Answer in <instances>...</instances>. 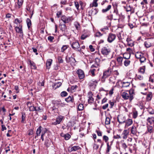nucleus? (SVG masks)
<instances>
[{
	"mask_svg": "<svg viewBox=\"0 0 154 154\" xmlns=\"http://www.w3.org/2000/svg\"><path fill=\"white\" fill-rule=\"evenodd\" d=\"M134 90L133 89H131L128 92H124L121 94L122 98L125 100H129L131 101L134 99Z\"/></svg>",
	"mask_w": 154,
	"mask_h": 154,
	"instance_id": "nucleus-1",
	"label": "nucleus"
},
{
	"mask_svg": "<svg viewBox=\"0 0 154 154\" xmlns=\"http://www.w3.org/2000/svg\"><path fill=\"white\" fill-rule=\"evenodd\" d=\"M136 58L140 59L141 63L144 62L146 60V58L144 56V54L141 52H137L135 54Z\"/></svg>",
	"mask_w": 154,
	"mask_h": 154,
	"instance_id": "nucleus-2",
	"label": "nucleus"
},
{
	"mask_svg": "<svg viewBox=\"0 0 154 154\" xmlns=\"http://www.w3.org/2000/svg\"><path fill=\"white\" fill-rule=\"evenodd\" d=\"M71 46L74 50L79 52L81 51V48L79 43L77 42H73L71 44Z\"/></svg>",
	"mask_w": 154,
	"mask_h": 154,
	"instance_id": "nucleus-3",
	"label": "nucleus"
},
{
	"mask_svg": "<svg viewBox=\"0 0 154 154\" xmlns=\"http://www.w3.org/2000/svg\"><path fill=\"white\" fill-rule=\"evenodd\" d=\"M101 53L104 56H107L110 53V50L108 47H104L102 49Z\"/></svg>",
	"mask_w": 154,
	"mask_h": 154,
	"instance_id": "nucleus-4",
	"label": "nucleus"
},
{
	"mask_svg": "<svg viewBox=\"0 0 154 154\" xmlns=\"http://www.w3.org/2000/svg\"><path fill=\"white\" fill-rule=\"evenodd\" d=\"M61 20L64 23H66L72 21L73 20V19L72 17H66L65 15H63L61 17Z\"/></svg>",
	"mask_w": 154,
	"mask_h": 154,
	"instance_id": "nucleus-5",
	"label": "nucleus"
},
{
	"mask_svg": "<svg viewBox=\"0 0 154 154\" xmlns=\"http://www.w3.org/2000/svg\"><path fill=\"white\" fill-rule=\"evenodd\" d=\"M116 37L115 34L110 33L108 35L107 41L111 43L115 40Z\"/></svg>",
	"mask_w": 154,
	"mask_h": 154,
	"instance_id": "nucleus-6",
	"label": "nucleus"
},
{
	"mask_svg": "<svg viewBox=\"0 0 154 154\" xmlns=\"http://www.w3.org/2000/svg\"><path fill=\"white\" fill-rule=\"evenodd\" d=\"M112 70L110 68H109L107 69L104 71L103 72V78L105 79L108 77L110 76L112 73Z\"/></svg>",
	"mask_w": 154,
	"mask_h": 154,
	"instance_id": "nucleus-7",
	"label": "nucleus"
},
{
	"mask_svg": "<svg viewBox=\"0 0 154 154\" xmlns=\"http://www.w3.org/2000/svg\"><path fill=\"white\" fill-rule=\"evenodd\" d=\"M64 119V117L62 116H60L56 118V120L55 122H52V125H57L60 124L61 122Z\"/></svg>",
	"mask_w": 154,
	"mask_h": 154,
	"instance_id": "nucleus-8",
	"label": "nucleus"
},
{
	"mask_svg": "<svg viewBox=\"0 0 154 154\" xmlns=\"http://www.w3.org/2000/svg\"><path fill=\"white\" fill-rule=\"evenodd\" d=\"M53 104L55 106H57L59 108H61L64 106L65 104L61 102L60 100H56L54 101Z\"/></svg>",
	"mask_w": 154,
	"mask_h": 154,
	"instance_id": "nucleus-9",
	"label": "nucleus"
},
{
	"mask_svg": "<svg viewBox=\"0 0 154 154\" xmlns=\"http://www.w3.org/2000/svg\"><path fill=\"white\" fill-rule=\"evenodd\" d=\"M152 42V39L149 38L144 42V45L146 48H149L151 46Z\"/></svg>",
	"mask_w": 154,
	"mask_h": 154,
	"instance_id": "nucleus-10",
	"label": "nucleus"
},
{
	"mask_svg": "<svg viewBox=\"0 0 154 154\" xmlns=\"http://www.w3.org/2000/svg\"><path fill=\"white\" fill-rule=\"evenodd\" d=\"M77 73L80 79H82L85 77V75L83 70L81 69H78L77 71Z\"/></svg>",
	"mask_w": 154,
	"mask_h": 154,
	"instance_id": "nucleus-11",
	"label": "nucleus"
},
{
	"mask_svg": "<svg viewBox=\"0 0 154 154\" xmlns=\"http://www.w3.org/2000/svg\"><path fill=\"white\" fill-rule=\"evenodd\" d=\"M15 28L17 32L23 35V31L22 25H20L19 26H16Z\"/></svg>",
	"mask_w": 154,
	"mask_h": 154,
	"instance_id": "nucleus-12",
	"label": "nucleus"
},
{
	"mask_svg": "<svg viewBox=\"0 0 154 154\" xmlns=\"http://www.w3.org/2000/svg\"><path fill=\"white\" fill-rule=\"evenodd\" d=\"M97 83L98 82L96 80H91L89 82V85L91 87H92L95 88L96 86Z\"/></svg>",
	"mask_w": 154,
	"mask_h": 154,
	"instance_id": "nucleus-13",
	"label": "nucleus"
},
{
	"mask_svg": "<svg viewBox=\"0 0 154 154\" xmlns=\"http://www.w3.org/2000/svg\"><path fill=\"white\" fill-rule=\"evenodd\" d=\"M129 131L127 130H125L123 132L121 136L124 139H126L128 135Z\"/></svg>",
	"mask_w": 154,
	"mask_h": 154,
	"instance_id": "nucleus-14",
	"label": "nucleus"
},
{
	"mask_svg": "<svg viewBox=\"0 0 154 154\" xmlns=\"http://www.w3.org/2000/svg\"><path fill=\"white\" fill-rule=\"evenodd\" d=\"M93 94L91 92L88 93V101L89 103H92L94 102V99L92 97Z\"/></svg>",
	"mask_w": 154,
	"mask_h": 154,
	"instance_id": "nucleus-15",
	"label": "nucleus"
},
{
	"mask_svg": "<svg viewBox=\"0 0 154 154\" xmlns=\"http://www.w3.org/2000/svg\"><path fill=\"white\" fill-rule=\"evenodd\" d=\"M147 124L149 125L154 126V118L153 117H149L147 120Z\"/></svg>",
	"mask_w": 154,
	"mask_h": 154,
	"instance_id": "nucleus-16",
	"label": "nucleus"
},
{
	"mask_svg": "<svg viewBox=\"0 0 154 154\" xmlns=\"http://www.w3.org/2000/svg\"><path fill=\"white\" fill-rule=\"evenodd\" d=\"M118 122L120 124H122L125 122V119L123 116H119L117 117Z\"/></svg>",
	"mask_w": 154,
	"mask_h": 154,
	"instance_id": "nucleus-17",
	"label": "nucleus"
},
{
	"mask_svg": "<svg viewBox=\"0 0 154 154\" xmlns=\"http://www.w3.org/2000/svg\"><path fill=\"white\" fill-rule=\"evenodd\" d=\"M133 122L132 120L131 119H128L125 121V128H127L129 126L131 125Z\"/></svg>",
	"mask_w": 154,
	"mask_h": 154,
	"instance_id": "nucleus-18",
	"label": "nucleus"
},
{
	"mask_svg": "<svg viewBox=\"0 0 154 154\" xmlns=\"http://www.w3.org/2000/svg\"><path fill=\"white\" fill-rule=\"evenodd\" d=\"M98 60V61H99V60L98 59V58H96L95 60L96 62V63H94V64L92 65L91 66V68H98L97 70H99V64L98 63H97V60Z\"/></svg>",
	"mask_w": 154,
	"mask_h": 154,
	"instance_id": "nucleus-19",
	"label": "nucleus"
},
{
	"mask_svg": "<svg viewBox=\"0 0 154 154\" xmlns=\"http://www.w3.org/2000/svg\"><path fill=\"white\" fill-rule=\"evenodd\" d=\"M62 85L61 82H58L57 83H54L53 84L52 87L53 89H56L57 88L60 87Z\"/></svg>",
	"mask_w": 154,
	"mask_h": 154,
	"instance_id": "nucleus-20",
	"label": "nucleus"
},
{
	"mask_svg": "<svg viewBox=\"0 0 154 154\" xmlns=\"http://www.w3.org/2000/svg\"><path fill=\"white\" fill-rule=\"evenodd\" d=\"M67 62H69L71 64L74 65L76 61L75 59L71 57L69 58Z\"/></svg>",
	"mask_w": 154,
	"mask_h": 154,
	"instance_id": "nucleus-21",
	"label": "nucleus"
},
{
	"mask_svg": "<svg viewBox=\"0 0 154 154\" xmlns=\"http://www.w3.org/2000/svg\"><path fill=\"white\" fill-rule=\"evenodd\" d=\"M52 61V59H48L47 60L46 64V67L48 69H49L50 68V67Z\"/></svg>",
	"mask_w": 154,
	"mask_h": 154,
	"instance_id": "nucleus-22",
	"label": "nucleus"
},
{
	"mask_svg": "<svg viewBox=\"0 0 154 154\" xmlns=\"http://www.w3.org/2000/svg\"><path fill=\"white\" fill-rule=\"evenodd\" d=\"M98 11L96 9H92L89 12L90 15H94L97 14Z\"/></svg>",
	"mask_w": 154,
	"mask_h": 154,
	"instance_id": "nucleus-23",
	"label": "nucleus"
},
{
	"mask_svg": "<svg viewBox=\"0 0 154 154\" xmlns=\"http://www.w3.org/2000/svg\"><path fill=\"white\" fill-rule=\"evenodd\" d=\"M124 60L123 58L121 57H117V59L118 63L120 66H121L122 65V62L123 61L124 62Z\"/></svg>",
	"mask_w": 154,
	"mask_h": 154,
	"instance_id": "nucleus-24",
	"label": "nucleus"
},
{
	"mask_svg": "<svg viewBox=\"0 0 154 154\" xmlns=\"http://www.w3.org/2000/svg\"><path fill=\"white\" fill-rule=\"evenodd\" d=\"M59 28L62 31H64L66 29V26L65 23L62 24L60 23L59 25Z\"/></svg>",
	"mask_w": 154,
	"mask_h": 154,
	"instance_id": "nucleus-25",
	"label": "nucleus"
},
{
	"mask_svg": "<svg viewBox=\"0 0 154 154\" xmlns=\"http://www.w3.org/2000/svg\"><path fill=\"white\" fill-rule=\"evenodd\" d=\"M137 132L136 127L135 126H133L131 129V133L133 134H136Z\"/></svg>",
	"mask_w": 154,
	"mask_h": 154,
	"instance_id": "nucleus-26",
	"label": "nucleus"
},
{
	"mask_svg": "<svg viewBox=\"0 0 154 154\" xmlns=\"http://www.w3.org/2000/svg\"><path fill=\"white\" fill-rule=\"evenodd\" d=\"M131 56V54L130 53H125L123 55V58L124 60H128L129 59Z\"/></svg>",
	"mask_w": 154,
	"mask_h": 154,
	"instance_id": "nucleus-27",
	"label": "nucleus"
},
{
	"mask_svg": "<svg viewBox=\"0 0 154 154\" xmlns=\"http://www.w3.org/2000/svg\"><path fill=\"white\" fill-rule=\"evenodd\" d=\"M80 148V147L79 146H74L73 147H72L70 151V152L74 151H75L79 149Z\"/></svg>",
	"mask_w": 154,
	"mask_h": 154,
	"instance_id": "nucleus-28",
	"label": "nucleus"
},
{
	"mask_svg": "<svg viewBox=\"0 0 154 154\" xmlns=\"http://www.w3.org/2000/svg\"><path fill=\"white\" fill-rule=\"evenodd\" d=\"M29 64L31 65L32 68L35 69L36 68V67L35 63L33 61L30 60L29 61Z\"/></svg>",
	"mask_w": 154,
	"mask_h": 154,
	"instance_id": "nucleus-29",
	"label": "nucleus"
},
{
	"mask_svg": "<svg viewBox=\"0 0 154 154\" xmlns=\"http://www.w3.org/2000/svg\"><path fill=\"white\" fill-rule=\"evenodd\" d=\"M65 100L68 103L70 102H73V97H72L70 96H69L67 98H66Z\"/></svg>",
	"mask_w": 154,
	"mask_h": 154,
	"instance_id": "nucleus-30",
	"label": "nucleus"
},
{
	"mask_svg": "<svg viewBox=\"0 0 154 154\" xmlns=\"http://www.w3.org/2000/svg\"><path fill=\"white\" fill-rule=\"evenodd\" d=\"M111 8V5H109L107 8L105 9H103L102 10V12L103 13L106 12L109 10Z\"/></svg>",
	"mask_w": 154,
	"mask_h": 154,
	"instance_id": "nucleus-31",
	"label": "nucleus"
},
{
	"mask_svg": "<svg viewBox=\"0 0 154 154\" xmlns=\"http://www.w3.org/2000/svg\"><path fill=\"white\" fill-rule=\"evenodd\" d=\"M74 25L77 30H79L80 28V26L79 23L77 22H74Z\"/></svg>",
	"mask_w": 154,
	"mask_h": 154,
	"instance_id": "nucleus-32",
	"label": "nucleus"
},
{
	"mask_svg": "<svg viewBox=\"0 0 154 154\" xmlns=\"http://www.w3.org/2000/svg\"><path fill=\"white\" fill-rule=\"evenodd\" d=\"M96 70V69L95 68H91L89 71V73L92 76H94L95 75L94 72Z\"/></svg>",
	"mask_w": 154,
	"mask_h": 154,
	"instance_id": "nucleus-33",
	"label": "nucleus"
},
{
	"mask_svg": "<svg viewBox=\"0 0 154 154\" xmlns=\"http://www.w3.org/2000/svg\"><path fill=\"white\" fill-rule=\"evenodd\" d=\"M26 23L28 28L29 29L30 28L31 25V22L29 18H27L26 19Z\"/></svg>",
	"mask_w": 154,
	"mask_h": 154,
	"instance_id": "nucleus-34",
	"label": "nucleus"
},
{
	"mask_svg": "<svg viewBox=\"0 0 154 154\" xmlns=\"http://www.w3.org/2000/svg\"><path fill=\"white\" fill-rule=\"evenodd\" d=\"M26 118V115L24 113H22L21 116V122L22 123H25V120Z\"/></svg>",
	"mask_w": 154,
	"mask_h": 154,
	"instance_id": "nucleus-35",
	"label": "nucleus"
},
{
	"mask_svg": "<svg viewBox=\"0 0 154 154\" xmlns=\"http://www.w3.org/2000/svg\"><path fill=\"white\" fill-rule=\"evenodd\" d=\"M130 61L128 60H124V63L125 66H128L130 63Z\"/></svg>",
	"mask_w": 154,
	"mask_h": 154,
	"instance_id": "nucleus-36",
	"label": "nucleus"
},
{
	"mask_svg": "<svg viewBox=\"0 0 154 154\" xmlns=\"http://www.w3.org/2000/svg\"><path fill=\"white\" fill-rule=\"evenodd\" d=\"M62 136H63L62 135ZM63 137L64 138V139L66 140H67L70 139L71 137V136L69 134H64Z\"/></svg>",
	"mask_w": 154,
	"mask_h": 154,
	"instance_id": "nucleus-37",
	"label": "nucleus"
},
{
	"mask_svg": "<svg viewBox=\"0 0 154 154\" xmlns=\"http://www.w3.org/2000/svg\"><path fill=\"white\" fill-rule=\"evenodd\" d=\"M154 126H153V125H151V126H150L149 125H148V126H147V129L148 132L150 133L152 132L153 131V127Z\"/></svg>",
	"mask_w": 154,
	"mask_h": 154,
	"instance_id": "nucleus-38",
	"label": "nucleus"
},
{
	"mask_svg": "<svg viewBox=\"0 0 154 154\" xmlns=\"http://www.w3.org/2000/svg\"><path fill=\"white\" fill-rule=\"evenodd\" d=\"M69 47L68 45H63L61 48V52H63L66 50Z\"/></svg>",
	"mask_w": 154,
	"mask_h": 154,
	"instance_id": "nucleus-39",
	"label": "nucleus"
},
{
	"mask_svg": "<svg viewBox=\"0 0 154 154\" xmlns=\"http://www.w3.org/2000/svg\"><path fill=\"white\" fill-rule=\"evenodd\" d=\"M42 128L41 126H39V128L37 129L36 131V135L37 136H40V134L41 132V128Z\"/></svg>",
	"mask_w": 154,
	"mask_h": 154,
	"instance_id": "nucleus-40",
	"label": "nucleus"
},
{
	"mask_svg": "<svg viewBox=\"0 0 154 154\" xmlns=\"http://www.w3.org/2000/svg\"><path fill=\"white\" fill-rule=\"evenodd\" d=\"M138 112L136 111H134L133 112V117L134 119H136L137 116Z\"/></svg>",
	"mask_w": 154,
	"mask_h": 154,
	"instance_id": "nucleus-41",
	"label": "nucleus"
},
{
	"mask_svg": "<svg viewBox=\"0 0 154 154\" xmlns=\"http://www.w3.org/2000/svg\"><path fill=\"white\" fill-rule=\"evenodd\" d=\"M84 108L83 105L82 104H79L78 106V109L79 111L82 110Z\"/></svg>",
	"mask_w": 154,
	"mask_h": 154,
	"instance_id": "nucleus-42",
	"label": "nucleus"
},
{
	"mask_svg": "<svg viewBox=\"0 0 154 154\" xmlns=\"http://www.w3.org/2000/svg\"><path fill=\"white\" fill-rule=\"evenodd\" d=\"M154 74L150 75L149 77V81L151 82L152 84L153 83V79L154 76H153Z\"/></svg>",
	"mask_w": 154,
	"mask_h": 154,
	"instance_id": "nucleus-43",
	"label": "nucleus"
},
{
	"mask_svg": "<svg viewBox=\"0 0 154 154\" xmlns=\"http://www.w3.org/2000/svg\"><path fill=\"white\" fill-rule=\"evenodd\" d=\"M110 119L108 117H106L105 121V124L106 125H108L110 124Z\"/></svg>",
	"mask_w": 154,
	"mask_h": 154,
	"instance_id": "nucleus-44",
	"label": "nucleus"
},
{
	"mask_svg": "<svg viewBox=\"0 0 154 154\" xmlns=\"http://www.w3.org/2000/svg\"><path fill=\"white\" fill-rule=\"evenodd\" d=\"M98 4L97 2L93 0V3L92 4H91L90 6L91 7H97V6Z\"/></svg>",
	"mask_w": 154,
	"mask_h": 154,
	"instance_id": "nucleus-45",
	"label": "nucleus"
},
{
	"mask_svg": "<svg viewBox=\"0 0 154 154\" xmlns=\"http://www.w3.org/2000/svg\"><path fill=\"white\" fill-rule=\"evenodd\" d=\"M103 140L105 141V142L107 143L108 142V141L109 140V137L106 135H104L103 137Z\"/></svg>",
	"mask_w": 154,
	"mask_h": 154,
	"instance_id": "nucleus-46",
	"label": "nucleus"
},
{
	"mask_svg": "<svg viewBox=\"0 0 154 154\" xmlns=\"http://www.w3.org/2000/svg\"><path fill=\"white\" fill-rule=\"evenodd\" d=\"M130 85V83L128 82H123V87H128Z\"/></svg>",
	"mask_w": 154,
	"mask_h": 154,
	"instance_id": "nucleus-47",
	"label": "nucleus"
},
{
	"mask_svg": "<svg viewBox=\"0 0 154 154\" xmlns=\"http://www.w3.org/2000/svg\"><path fill=\"white\" fill-rule=\"evenodd\" d=\"M107 150H106V153H108L111 149V146L109 145V143H107Z\"/></svg>",
	"mask_w": 154,
	"mask_h": 154,
	"instance_id": "nucleus-48",
	"label": "nucleus"
},
{
	"mask_svg": "<svg viewBox=\"0 0 154 154\" xmlns=\"http://www.w3.org/2000/svg\"><path fill=\"white\" fill-rule=\"evenodd\" d=\"M78 88V86L76 85H73L72 86L71 89L72 92H74L75 90L77 88Z\"/></svg>",
	"mask_w": 154,
	"mask_h": 154,
	"instance_id": "nucleus-49",
	"label": "nucleus"
},
{
	"mask_svg": "<svg viewBox=\"0 0 154 154\" xmlns=\"http://www.w3.org/2000/svg\"><path fill=\"white\" fill-rule=\"evenodd\" d=\"M23 2V0H18V4L20 8L22 5Z\"/></svg>",
	"mask_w": 154,
	"mask_h": 154,
	"instance_id": "nucleus-50",
	"label": "nucleus"
},
{
	"mask_svg": "<svg viewBox=\"0 0 154 154\" xmlns=\"http://www.w3.org/2000/svg\"><path fill=\"white\" fill-rule=\"evenodd\" d=\"M145 66H143L141 67L140 69L139 72L143 74L144 73L145 71Z\"/></svg>",
	"mask_w": 154,
	"mask_h": 154,
	"instance_id": "nucleus-51",
	"label": "nucleus"
},
{
	"mask_svg": "<svg viewBox=\"0 0 154 154\" xmlns=\"http://www.w3.org/2000/svg\"><path fill=\"white\" fill-rule=\"evenodd\" d=\"M89 35H88L84 34L82 35L81 37V39L82 40H84Z\"/></svg>",
	"mask_w": 154,
	"mask_h": 154,
	"instance_id": "nucleus-52",
	"label": "nucleus"
},
{
	"mask_svg": "<svg viewBox=\"0 0 154 154\" xmlns=\"http://www.w3.org/2000/svg\"><path fill=\"white\" fill-rule=\"evenodd\" d=\"M96 132L97 133V135L99 136H102V132L100 130H96Z\"/></svg>",
	"mask_w": 154,
	"mask_h": 154,
	"instance_id": "nucleus-53",
	"label": "nucleus"
},
{
	"mask_svg": "<svg viewBox=\"0 0 154 154\" xmlns=\"http://www.w3.org/2000/svg\"><path fill=\"white\" fill-rule=\"evenodd\" d=\"M21 21L19 20L18 18H16L15 19L14 23L15 24H17L18 23H20L21 22Z\"/></svg>",
	"mask_w": 154,
	"mask_h": 154,
	"instance_id": "nucleus-54",
	"label": "nucleus"
},
{
	"mask_svg": "<svg viewBox=\"0 0 154 154\" xmlns=\"http://www.w3.org/2000/svg\"><path fill=\"white\" fill-rule=\"evenodd\" d=\"M67 95V93L65 91H63L61 93L62 97H66Z\"/></svg>",
	"mask_w": 154,
	"mask_h": 154,
	"instance_id": "nucleus-55",
	"label": "nucleus"
},
{
	"mask_svg": "<svg viewBox=\"0 0 154 154\" xmlns=\"http://www.w3.org/2000/svg\"><path fill=\"white\" fill-rule=\"evenodd\" d=\"M152 95L151 94H148L147 95V97H146V99L147 100V101H149L152 98Z\"/></svg>",
	"mask_w": 154,
	"mask_h": 154,
	"instance_id": "nucleus-56",
	"label": "nucleus"
},
{
	"mask_svg": "<svg viewBox=\"0 0 154 154\" xmlns=\"http://www.w3.org/2000/svg\"><path fill=\"white\" fill-rule=\"evenodd\" d=\"M33 134V131L31 129H29L28 131V135L30 136L32 135Z\"/></svg>",
	"mask_w": 154,
	"mask_h": 154,
	"instance_id": "nucleus-57",
	"label": "nucleus"
},
{
	"mask_svg": "<svg viewBox=\"0 0 154 154\" xmlns=\"http://www.w3.org/2000/svg\"><path fill=\"white\" fill-rule=\"evenodd\" d=\"M54 39V37L51 36H49L48 38V40L51 42H53V40Z\"/></svg>",
	"mask_w": 154,
	"mask_h": 154,
	"instance_id": "nucleus-58",
	"label": "nucleus"
},
{
	"mask_svg": "<svg viewBox=\"0 0 154 154\" xmlns=\"http://www.w3.org/2000/svg\"><path fill=\"white\" fill-rule=\"evenodd\" d=\"M58 62L59 63H62L63 62V60L60 56L58 57Z\"/></svg>",
	"mask_w": 154,
	"mask_h": 154,
	"instance_id": "nucleus-59",
	"label": "nucleus"
},
{
	"mask_svg": "<svg viewBox=\"0 0 154 154\" xmlns=\"http://www.w3.org/2000/svg\"><path fill=\"white\" fill-rule=\"evenodd\" d=\"M35 107L33 106H31L29 107V110L30 111H35Z\"/></svg>",
	"mask_w": 154,
	"mask_h": 154,
	"instance_id": "nucleus-60",
	"label": "nucleus"
},
{
	"mask_svg": "<svg viewBox=\"0 0 154 154\" xmlns=\"http://www.w3.org/2000/svg\"><path fill=\"white\" fill-rule=\"evenodd\" d=\"M62 12L61 11L57 12V16L58 17H60L62 14Z\"/></svg>",
	"mask_w": 154,
	"mask_h": 154,
	"instance_id": "nucleus-61",
	"label": "nucleus"
},
{
	"mask_svg": "<svg viewBox=\"0 0 154 154\" xmlns=\"http://www.w3.org/2000/svg\"><path fill=\"white\" fill-rule=\"evenodd\" d=\"M75 5L76 9L78 10L79 6V5L78 2H75Z\"/></svg>",
	"mask_w": 154,
	"mask_h": 154,
	"instance_id": "nucleus-62",
	"label": "nucleus"
},
{
	"mask_svg": "<svg viewBox=\"0 0 154 154\" xmlns=\"http://www.w3.org/2000/svg\"><path fill=\"white\" fill-rule=\"evenodd\" d=\"M103 34H101L100 32H97L95 34V36L96 37H100L102 36Z\"/></svg>",
	"mask_w": 154,
	"mask_h": 154,
	"instance_id": "nucleus-63",
	"label": "nucleus"
},
{
	"mask_svg": "<svg viewBox=\"0 0 154 154\" xmlns=\"http://www.w3.org/2000/svg\"><path fill=\"white\" fill-rule=\"evenodd\" d=\"M42 109L40 107H35V111H41Z\"/></svg>",
	"mask_w": 154,
	"mask_h": 154,
	"instance_id": "nucleus-64",
	"label": "nucleus"
}]
</instances>
